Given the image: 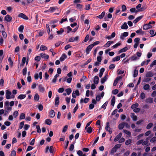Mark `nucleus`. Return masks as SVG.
<instances>
[{
	"label": "nucleus",
	"mask_w": 156,
	"mask_h": 156,
	"mask_svg": "<svg viewBox=\"0 0 156 156\" xmlns=\"http://www.w3.org/2000/svg\"><path fill=\"white\" fill-rule=\"evenodd\" d=\"M12 93L8 90H6V98L7 99H9L11 98V95Z\"/></svg>",
	"instance_id": "obj_1"
},
{
	"label": "nucleus",
	"mask_w": 156,
	"mask_h": 156,
	"mask_svg": "<svg viewBox=\"0 0 156 156\" xmlns=\"http://www.w3.org/2000/svg\"><path fill=\"white\" fill-rule=\"evenodd\" d=\"M93 45H92L90 44L87 47L86 50V52L87 55L89 54L90 51L91 50L92 48L93 47Z\"/></svg>",
	"instance_id": "obj_2"
},
{
	"label": "nucleus",
	"mask_w": 156,
	"mask_h": 156,
	"mask_svg": "<svg viewBox=\"0 0 156 156\" xmlns=\"http://www.w3.org/2000/svg\"><path fill=\"white\" fill-rule=\"evenodd\" d=\"M80 93L79 90H76L75 91H73V92L72 96L73 98H76V96H79Z\"/></svg>",
	"instance_id": "obj_3"
},
{
	"label": "nucleus",
	"mask_w": 156,
	"mask_h": 156,
	"mask_svg": "<svg viewBox=\"0 0 156 156\" xmlns=\"http://www.w3.org/2000/svg\"><path fill=\"white\" fill-rule=\"evenodd\" d=\"M109 122H107L106 123V126L105 128V129L107 131H108L110 134H111L112 133V131L111 129V128L109 127Z\"/></svg>",
	"instance_id": "obj_4"
},
{
	"label": "nucleus",
	"mask_w": 156,
	"mask_h": 156,
	"mask_svg": "<svg viewBox=\"0 0 156 156\" xmlns=\"http://www.w3.org/2000/svg\"><path fill=\"white\" fill-rule=\"evenodd\" d=\"M56 8L57 7H50L49 9L46 10V11H45L44 12H52L54 11L56 9Z\"/></svg>",
	"instance_id": "obj_5"
},
{
	"label": "nucleus",
	"mask_w": 156,
	"mask_h": 156,
	"mask_svg": "<svg viewBox=\"0 0 156 156\" xmlns=\"http://www.w3.org/2000/svg\"><path fill=\"white\" fill-rule=\"evenodd\" d=\"M18 16L19 17L22 18L25 20H27L28 19V17L22 13H20Z\"/></svg>",
	"instance_id": "obj_6"
},
{
	"label": "nucleus",
	"mask_w": 156,
	"mask_h": 156,
	"mask_svg": "<svg viewBox=\"0 0 156 156\" xmlns=\"http://www.w3.org/2000/svg\"><path fill=\"white\" fill-rule=\"evenodd\" d=\"M130 117L132 119L133 121H136L137 120V117L135 115V114L134 113H131V114Z\"/></svg>",
	"instance_id": "obj_7"
},
{
	"label": "nucleus",
	"mask_w": 156,
	"mask_h": 156,
	"mask_svg": "<svg viewBox=\"0 0 156 156\" xmlns=\"http://www.w3.org/2000/svg\"><path fill=\"white\" fill-rule=\"evenodd\" d=\"M152 27V26L147 24H145L143 26V29L144 30H147Z\"/></svg>",
	"instance_id": "obj_8"
},
{
	"label": "nucleus",
	"mask_w": 156,
	"mask_h": 156,
	"mask_svg": "<svg viewBox=\"0 0 156 156\" xmlns=\"http://www.w3.org/2000/svg\"><path fill=\"white\" fill-rule=\"evenodd\" d=\"M108 77V75L107 73L103 78L101 79V84L104 83L105 82L107 79Z\"/></svg>",
	"instance_id": "obj_9"
},
{
	"label": "nucleus",
	"mask_w": 156,
	"mask_h": 156,
	"mask_svg": "<svg viewBox=\"0 0 156 156\" xmlns=\"http://www.w3.org/2000/svg\"><path fill=\"white\" fill-rule=\"evenodd\" d=\"M12 19L11 16L9 15L6 16L5 17V20L7 22L10 21Z\"/></svg>",
	"instance_id": "obj_10"
},
{
	"label": "nucleus",
	"mask_w": 156,
	"mask_h": 156,
	"mask_svg": "<svg viewBox=\"0 0 156 156\" xmlns=\"http://www.w3.org/2000/svg\"><path fill=\"white\" fill-rule=\"evenodd\" d=\"M154 74L151 71L147 72L145 76L147 77H150L153 76Z\"/></svg>",
	"instance_id": "obj_11"
},
{
	"label": "nucleus",
	"mask_w": 156,
	"mask_h": 156,
	"mask_svg": "<svg viewBox=\"0 0 156 156\" xmlns=\"http://www.w3.org/2000/svg\"><path fill=\"white\" fill-rule=\"evenodd\" d=\"M128 32H126L122 34L120 36L121 39H124V37L127 36L128 35Z\"/></svg>",
	"instance_id": "obj_12"
},
{
	"label": "nucleus",
	"mask_w": 156,
	"mask_h": 156,
	"mask_svg": "<svg viewBox=\"0 0 156 156\" xmlns=\"http://www.w3.org/2000/svg\"><path fill=\"white\" fill-rule=\"evenodd\" d=\"M128 28V27L126 22H124L121 27V28L122 29H127Z\"/></svg>",
	"instance_id": "obj_13"
},
{
	"label": "nucleus",
	"mask_w": 156,
	"mask_h": 156,
	"mask_svg": "<svg viewBox=\"0 0 156 156\" xmlns=\"http://www.w3.org/2000/svg\"><path fill=\"white\" fill-rule=\"evenodd\" d=\"M99 78L98 76H94V84H97L99 82Z\"/></svg>",
	"instance_id": "obj_14"
},
{
	"label": "nucleus",
	"mask_w": 156,
	"mask_h": 156,
	"mask_svg": "<svg viewBox=\"0 0 156 156\" xmlns=\"http://www.w3.org/2000/svg\"><path fill=\"white\" fill-rule=\"evenodd\" d=\"M39 91L40 92H44L45 89L41 84H40L38 86Z\"/></svg>",
	"instance_id": "obj_15"
},
{
	"label": "nucleus",
	"mask_w": 156,
	"mask_h": 156,
	"mask_svg": "<svg viewBox=\"0 0 156 156\" xmlns=\"http://www.w3.org/2000/svg\"><path fill=\"white\" fill-rule=\"evenodd\" d=\"M142 18V16H140L137 17L133 21V23H136L139 21Z\"/></svg>",
	"instance_id": "obj_16"
},
{
	"label": "nucleus",
	"mask_w": 156,
	"mask_h": 156,
	"mask_svg": "<svg viewBox=\"0 0 156 156\" xmlns=\"http://www.w3.org/2000/svg\"><path fill=\"white\" fill-rule=\"evenodd\" d=\"M122 134L121 133H119V134L115 138L114 141H117L122 136Z\"/></svg>",
	"instance_id": "obj_17"
},
{
	"label": "nucleus",
	"mask_w": 156,
	"mask_h": 156,
	"mask_svg": "<svg viewBox=\"0 0 156 156\" xmlns=\"http://www.w3.org/2000/svg\"><path fill=\"white\" fill-rule=\"evenodd\" d=\"M113 43L114 42L113 41H108L104 45V47H108L111 45V44Z\"/></svg>",
	"instance_id": "obj_18"
},
{
	"label": "nucleus",
	"mask_w": 156,
	"mask_h": 156,
	"mask_svg": "<svg viewBox=\"0 0 156 156\" xmlns=\"http://www.w3.org/2000/svg\"><path fill=\"white\" fill-rule=\"evenodd\" d=\"M105 69L104 68L101 69L100 70V73L99 74V76L100 77H101L103 74V73L105 71Z\"/></svg>",
	"instance_id": "obj_19"
},
{
	"label": "nucleus",
	"mask_w": 156,
	"mask_h": 156,
	"mask_svg": "<svg viewBox=\"0 0 156 156\" xmlns=\"http://www.w3.org/2000/svg\"><path fill=\"white\" fill-rule=\"evenodd\" d=\"M146 102L147 103H152L153 102V99L151 98H148L146 100Z\"/></svg>",
	"instance_id": "obj_20"
},
{
	"label": "nucleus",
	"mask_w": 156,
	"mask_h": 156,
	"mask_svg": "<svg viewBox=\"0 0 156 156\" xmlns=\"http://www.w3.org/2000/svg\"><path fill=\"white\" fill-rule=\"evenodd\" d=\"M5 112H9L12 110L11 107H9V106L4 107Z\"/></svg>",
	"instance_id": "obj_21"
},
{
	"label": "nucleus",
	"mask_w": 156,
	"mask_h": 156,
	"mask_svg": "<svg viewBox=\"0 0 156 156\" xmlns=\"http://www.w3.org/2000/svg\"><path fill=\"white\" fill-rule=\"evenodd\" d=\"M59 98L58 96H57L55 98V105L56 107H57L59 104Z\"/></svg>",
	"instance_id": "obj_22"
},
{
	"label": "nucleus",
	"mask_w": 156,
	"mask_h": 156,
	"mask_svg": "<svg viewBox=\"0 0 156 156\" xmlns=\"http://www.w3.org/2000/svg\"><path fill=\"white\" fill-rule=\"evenodd\" d=\"M49 115L51 118H53L55 115V112L53 110H51L49 112Z\"/></svg>",
	"instance_id": "obj_23"
},
{
	"label": "nucleus",
	"mask_w": 156,
	"mask_h": 156,
	"mask_svg": "<svg viewBox=\"0 0 156 156\" xmlns=\"http://www.w3.org/2000/svg\"><path fill=\"white\" fill-rule=\"evenodd\" d=\"M120 147H114L111 150V153L112 154H114L116 152L118 149Z\"/></svg>",
	"instance_id": "obj_24"
},
{
	"label": "nucleus",
	"mask_w": 156,
	"mask_h": 156,
	"mask_svg": "<svg viewBox=\"0 0 156 156\" xmlns=\"http://www.w3.org/2000/svg\"><path fill=\"white\" fill-rule=\"evenodd\" d=\"M67 58V56L65 54H63L60 58L61 61H63Z\"/></svg>",
	"instance_id": "obj_25"
},
{
	"label": "nucleus",
	"mask_w": 156,
	"mask_h": 156,
	"mask_svg": "<svg viewBox=\"0 0 156 156\" xmlns=\"http://www.w3.org/2000/svg\"><path fill=\"white\" fill-rule=\"evenodd\" d=\"M120 58L119 56H117L112 58V60L113 62L118 61L120 60Z\"/></svg>",
	"instance_id": "obj_26"
},
{
	"label": "nucleus",
	"mask_w": 156,
	"mask_h": 156,
	"mask_svg": "<svg viewBox=\"0 0 156 156\" xmlns=\"http://www.w3.org/2000/svg\"><path fill=\"white\" fill-rule=\"evenodd\" d=\"M52 123V121L50 119H46L45 121V123L48 125H50Z\"/></svg>",
	"instance_id": "obj_27"
},
{
	"label": "nucleus",
	"mask_w": 156,
	"mask_h": 156,
	"mask_svg": "<svg viewBox=\"0 0 156 156\" xmlns=\"http://www.w3.org/2000/svg\"><path fill=\"white\" fill-rule=\"evenodd\" d=\"M111 105L113 106H114L115 105V96H114L112 98L111 100Z\"/></svg>",
	"instance_id": "obj_28"
},
{
	"label": "nucleus",
	"mask_w": 156,
	"mask_h": 156,
	"mask_svg": "<svg viewBox=\"0 0 156 156\" xmlns=\"http://www.w3.org/2000/svg\"><path fill=\"white\" fill-rule=\"evenodd\" d=\"M128 50V48L127 47H126L124 48L120 49L119 51V53H121L123 52H126Z\"/></svg>",
	"instance_id": "obj_29"
},
{
	"label": "nucleus",
	"mask_w": 156,
	"mask_h": 156,
	"mask_svg": "<svg viewBox=\"0 0 156 156\" xmlns=\"http://www.w3.org/2000/svg\"><path fill=\"white\" fill-rule=\"evenodd\" d=\"M105 12H102L101 14L98 16H97L96 17L99 18V19H102L105 16Z\"/></svg>",
	"instance_id": "obj_30"
},
{
	"label": "nucleus",
	"mask_w": 156,
	"mask_h": 156,
	"mask_svg": "<svg viewBox=\"0 0 156 156\" xmlns=\"http://www.w3.org/2000/svg\"><path fill=\"white\" fill-rule=\"evenodd\" d=\"M139 104L137 103L133 104L131 106V108L132 109H133L135 108H137Z\"/></svg>",
	"instance_id": "obj_31"
},
{
	"label": "nucleus",
	"mask_w": 156,
	"mask_h": 156,
	"mask_svg": "<svg viewBox=\"0 0 156 156\" xmlns=\"http://www.w3.org/2000/svg\"><path fill=\"white\" fill-rule=\"evenodd\" d=\"M124 127V124L123 123V122L120 123L118 126V128L119 129H122Z\"/></svg>",
	"instance_id": "obj_32"
},
{
	"label": "nucleus",
	"mask_w": 156,
	"mask_h": 156,
	"mask_svg": "<svg viewBox=\"0 0 156 156\" xmlns=\"http://www.w3.org/2000/svg\"><path fill=\"white\" fill-rule=\"evenodd\" d=\"M39 96L37 94H35L34 97V100L38 101L39 99Z\"/></svg>",
	"instance_id": "obj_33"
},
{
	"label": "nucleus",
	"mask_w": 156,
	"mask_h": 156,
	"mask_svg": "<svg viewBox=\"0 0 156 156\" xmlns=\"http://www.w3.org/2000/svg\"><path fill=\"white\" fill-rule=\"evenodd\" d=\"M64 29L62 28H60L59 30H58L57 31V33L58 34L61 35L62 34V33L64 32Z\"/></svg>",
	"instance_id": "obj_34"
},
{
	"label": "nucleus",
	"mask_w": 156,
	"mask_h": 156,
	"mask_svg": "<svg viewBox=\"0 0 156 156\" xmlns=\"http://www.w3.org/2000/svg\"><path fill=\"white\" fill-rule=\"evenodd\" d=\"M83 7V5L80 4H77L76 5V7L77 9H79L80 10H81Z\"/></svg>",
	"instance_id": "obj_35"
},
{
	"label": "nucleus",
	"mask_w": 156,
	"mask_h": 156,
	"mask_svg": "<svg viewBox=\"0 0 156 156\" xmlns=\"http://www.w3.org/2000/svg\"><path fill=\"white\" fill-rule=\"evenodd\" d=\"M26 97V95L25 94H20L18 97V98L22 100L24 98Z\"/></svg>",
	"instance_id": "obj_36"
},
{
	"label": "nucleus",
	"mask_w": 156,
	"mask_h": 156,
	"mask_svg": "<svg viewBox=\"0 0 156 156\" xmlns=\"http://www.w3.org/2000/svg\"><path fill=\"white\" fill-rule=\"evenodd\" d=\"M153 125V123H149L146 126V129H151Z\"/></svg>",
	"instance_id": "obj_37"
},
{
	"label": "nucleus",
	"mask_w": 156,
	"mask_h": 156,
	"mask_svg": "<svg viewBox=\"0 0 156 156\" xmlns=\"http://www.w3.org/2000/svg\"><path fill=\"white\" fill-rule=\"evenodd\" d=\"M1 32L2 33V34L3 37L4 38H6L7 37V34L6 32L5 31V30Z\"/></svg>",
	"instance_id": "obj_38"
},
{
	"label": "nucleus",
	"mask_w": 156,
	"mask_h": 156,
	"mask_svg": "<svg viewBox=\"0 0 156 156\" xmlns=\"http://www.w3.org/2000/svg\"><path fill=\"white\" fill-rule=\"evenodd\" d=\"M25 114L24 113H22L21 114L20 117V120L23 119H25Z\"/></svg>",
	"instance_id": "obj_39"
},
{
	"label": "nucleus",
	"mask_w": 156,
	"mask_h": 156,
	"mask_svg": "<svg viewBox=\"0 0 156 156\" xmlns=\"http://www.w3.org/2000/svg\"><path fill=\"white\" fill-rule=\"evenodd\" d=\"M65 91L68 95L70 94L72 92V90L70 88L66 89Z\"/></svg>",
	"instance_id": "obj_40"
},
{
	"label": "nucleus",
	"mask_w": 156,
	"mask_h": 156,
	"mask_svg": "<svg viewBox=\"0 0 156 156\" xmlns=\"http://www.w3.org/2000/svg\"><path fill=\"white\" fill-rule=\"evenodd\" d=\"M47 49V48L45 46L41 45V46L40 50L41 51H44Z\"/></svg>",
	"instance_id": "obj_41"
},
{
	"label": "nucleus",
	"mask_w": 156,
	"mask_h": 156,
	"mask_svg": "<svg viewBox=\"0 0 156 156\" xmlns=\"http://www.w3.org/2000/svg\"><path fill=\"white\" fill-rule=\"evenodd\" d=\"M27 68L26 67H25L22 70L23 74V75H26L27 74Z\"/></svg>",
	"instance_id": "obj_42"
},
{
	"label": "nucleus",
	"mask_w": 156,
	"mask_h": 156,
	"mask_svg": "<svg viewBox=\"0 0 156 156\" xmlns=\"http://www.w3.org/2000/svg\"><path fill=\"white\" fill-rule=\"evenodd\" d=\"M24 29V26L23 25H21L18 28V30L19 31L22 32Z\"/></svg>",
	"instance_id": "obj_43"
},
{
	"label": "nucleus",
	"mask_w": 156,
	"mask_h": 156,
	"mask_svg": "<svg viewBox=\"0 0 156 156\" xmlns=\"http://www.w3.org/2000/svg\"><path fill=\"white\" fill-rule=\"evenodd\" d=\"M108 102L107 101H106L105 102L104 104L102 106L101 108H103L104 109H105L106 108V106L108 105Z\"/></svg>",
	"instance_id": "obj_44"
},
{
	"label": "nucleus",
	"mask_w": 156,
	"mask_h": 156,
	"mask_svg": "<svg viewBox=\"0 0 156 156\" xmlns=\"http://www.w3.org/2000/svg\"><path fill=\"white\" fill-rule=\"evenodd\" d=\"M138 73V71L137 70L135 69L134 71V73H133V77H136L137 76Z\"/></svg>",
	"instance_id": "obj_45"
},
{
	"label": "nucleus",
	"mask_w": 156,
	"mask_h": 156,
	"mask_svg": "<svg viewBox=\"0 0 156 156\" xmlns=\"http://www.w3.org/2000/svg\"><path fill=\"white\" fill-rule=\"evenodd\" d=\"M150 88V86L148 84H146L145 85H144V89L145 90H148Z\"/></svg>",
	"instance_id": "obj_46"
},
{
	"label": "nucleus",
	"mask_w": 156,
	"mask_h": 156,
	"mask_svg": "<svg viewBox=\"0 0 156 156\" xmlns=\"http://www.w3.org/2000/svg\"><path fill=\"white\" fill-rule=\"evenodd\" d=\"M123 131L125 133L129 136H130L131 134V132L127 130L123 129Z\"/></svg>",
	"instance_id": "obj_47"
},
{
	"label": "nucleus",
	"mask_w": 156,
	"mask_h": 156,
	"mask_svg": "<svg viewBox=\"0 0 156 156\" xmlns=\"http://www.w3.org/2000/svg\"><path fill=\"white\" fill-rule=\"evenodd\" d=\"M156 141V136H154L150 140V141L151 143H154Z\"/></svg>",
	"instance_id": "obj_48"
},
{
	"label": "nucleus",
	"mask_w": 156,
	"mask_h": 156,
	"mask_svg": "<svg viewBox=\"0 0 156 156\" xmlns=\"http://www.w3.org/2000/svg\"><path fill=\"white\" fill-rule=\"evenodd\" d=\"M136 150L139 151V152L138 153V156H140L141 155V152L142 150V148H138Z\"/></svg>",
	"instance_id": "obj_49"
},
{
	"label": "nucleus",
	"mask_w": 156,
	"mask_h": 156,
	"mask_svg": "<svg viewBox=\"0 0 156 156\" xmlns=\"http://www.w3.org/2000/svg\"><path fill=\"white\" fill-rule=\"evenodd\" d=\"M36 128L37 129V132L38 133H40L41 132V129L39 125H37L36 126Z\"/></svg>",
	"instance_id": "obj_50"
},
{
	"label": "nucleus",
	"mask_w": 156,
	"mask_h": 156,
	"mask_svg": "<svg viewBox=\"0 0 156 156\" xmlns=\"http://www.w3.org/2000/svg\"><path fill=\"white\" fill-rule=\"evenodd\" d=\"M24 121H23L21 122L20 123V125L19 127V128L20 129H21L22 128L24 125Z\"/></svg>",
	"instance_id": "obj_51"
},
{
	"label": "nucleus",
	"mask_w": 156,
	"mask_h": 156,
	"mask_svg": "<svg viewBox=\"0 0 156 156\" xmlns=\"http://www.w3.org/2000/svg\"><path fill=\"white\" fill-rule=\"evenodd\" d=\"M143 143H142V145L144 146L147 145L148 143H149V141L148 140H145V141H144L143 140Z\"/></svg>",
	"instance_id": "obj_52"
},
{
	"label": "nucleus",
	"mask_w": 156,
	"mask_h": 156,
	"mask_svg": "<svg viewBox=\"0 0 156 156\" xmlns=\"http://www.w3.org/2000/svg\"><path fill=\"white\" fill-rule=\"evenodd\" d=\"M121 44V43L120 42H118V43H116L114 45L112 46V48H116L117 47L120 46Z\"/></svg>",
	"instance_id": "obj_53"
},
{
	"label": "nucleus",
	"mask_w": 156,
	"mask_h": 156,
	"mask_svg": "<svg viewBox=\"0 0 156 156\" xmlns=\"http://www.w3.org/2000/svg\"><path fill=\"white\" fill-rule=\"evenodd\" d=\"M136 32L137 34L140 33L141 34H143L144 33L141 29H140L139 30H137Z\"/></svg>",
	"instance_id": "obj_54"
},
{
	"label": "nucleus",
	"mask_w": 156,
	"mask_h": 156,
	"mask_svg": "<svg viewBox=\"0 0 156 156\" xmlns=\"http://www.w3.org/2000/svg\"><path fill=\"white\" fill-rule=\"evenodd\" d=\"M19 114V113L18 111H15L13 113V115L14 117L15 118H16Z\"/></svg>",
	"instance_id": "obj_55"
},
{
	"label": "nucleus",
	"mask_w": 156,
	"mask_h": 156,
	"mask_svg": "<svg viewBox=\"0 0 156 156\" xmlns=\"http://www.w3.org/2000/svg\"><path fill=\"white\" fill-rule=\"evenodd\" d=\"M87 132L89 133H90L92 132V128L91 127H89L87 128Z\"/></svg>",
	"instance_id": "obj_56"
},
{
	"label": "nucleus",
	"mask_w": 156,
	"mask_h": 156,
	"mask_svg": "<svg viewBox=\"0 0 156 156\" xmlns=\"http://www.w3.org/2000/svg\"><path fill=\"white\" fill-rule=\"evenodd\" d=\"M5 30L4 27L3 25L0 24V32H1Z\"/></svg>",
	"instance_id": "obj_57"
},
{
	"label": "nucleus",
	"mask_w": 156,
	"mask_h": 156,
	"mask_svg": "<svg viewBox=\"0 0 156 156\" xmlns=\"http://www.w3.org/2000/svg\"><path fill=\"white\" fill-rule=\"evenodd\" d=\"M140 110V109L139 108H136L133 109V111L135 113L138 112Z\"/></svg>",
	"instance_id": "obj_58"
},
{
	"label": "nucleus",
	"mask_w": 156,
	"mask_h": 156,
	"mask_svg": "<svg viewBox=\"0 0 156 156\" xmlns=\"http://www.w3.org/2000/svg\"><path fill=\"white\" fill-rule=\"evenodd\" d=\"M131 143V140L130 139L128 140L125 142V144L126 145H128Z\"/></svg>",
	"instance_id": "obj_59"
},
{
	"label": "nucleus",
	"mask_w": 156,
	"mask_h": 156,
	"mask_svg": "<svg viewBox=\"0 0 156 156\" xmlns=\"http://www.w3.org/2000/svg\"><path fill=\"white\" fill-rule=\"evenodd\" d=\"M151 80V78L150 77H146L144 79V81L146 82H147Z\"/></svg>",
	"instance_id": "obj_60"
},
{
	"label": "nucleus",
	"mask_w": 156,
	"mask_h": 156,
	"mask_svg": "<svg viewBox=\"0 0 156 156\" xmlns=\"http://www.w3.org/2000/svg\"><path fill=\"white\" fill-rule=\"evenodd\" d=\"M140 98L142 99H143L145 98V95L144 93L142 92L141 94Z\"/></svg>",
	"instance_id": "obj_61"
},
{
	"label": "nucleus",
	"mask_w": 156,
	"mask_h": 156,
	"mask_svg": "<svg viewBox=\"0 0 156 156\" xmlns=\"http://www.w3.org/2000/svg\"><path fill=\"white\" fill-rule=\"evenodd\" d=\"M16 152L14 150H13L11 151L10 156H16Z\"/></svg>",
	"instance_id": "obj_62"
},
{
	"label": "nucleus",
	"mask_w": 156,
	"mask_h": 156,
	"mask_svg": "<svg viewBox=\"0 0 156 156\" xmlns=\"http://www.w3.org/2000/svg\"><path fill=\"white\" fill-rule=\"evenodd\" d=\"M38 108L40 111H41L42 110L43 107V105L41 104H40L38 106Z\"/></svg>",
	"instance_id": "obj_63"
},
{
	"label": "nucleus",
	"mask_w": 156,
	"mask_h": 156,
	"mask_svg": "<svg viewBox=\"0 0 156 156\" xmlns=\"http://www.w3.org/2000/svg\"><path fill=\"white\" fill-rule=\"evenodd\" d=\"M77 154L79 156H81L83 155V152L81 150H79L77 152Z\"/></svg>",
	"instance_id": "obj_64"
}]
</instances>
